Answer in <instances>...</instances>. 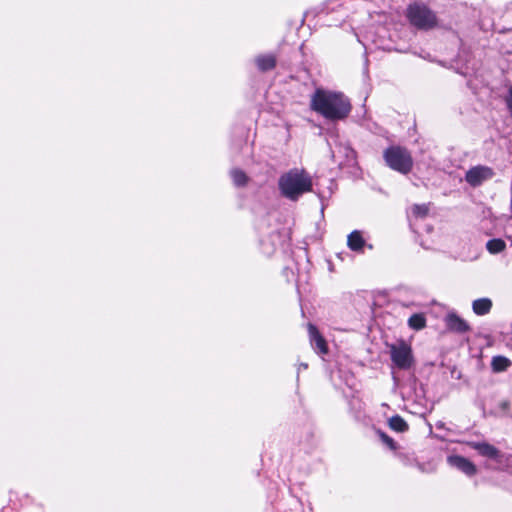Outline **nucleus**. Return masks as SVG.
Wrapping results in <instances>:
<instances>
[{"label":"nucleus","instance_id":"nucleus-17","mask_svg":"<svg viewBox=\"0 0 512 512\" xmlns=\"http://www.w3.org/2000/svg\"><path fill=\"white\" fill-rule=\"evenodd\" d=\"M389 426L397 432H403L408 428L407 423L400 416L391 417L389 420Z\"/></svg>","mask_w":512,"mask_h":512},{"label":"nucleus","instance_id":"nucleus-13","mask_svg":"<svg viewBox=\"0 0 512 512\" xmlns=\"http://www.w3.org/2000/svg\"><path fill=\"white\" fill-rule=\"evenodd\" d=\"M347 244L351 250L359 251L364 246V239L359 231H353L348 236Z\"/></svg>","mask_w":512,"mask_h":512},{"label":"nucleus","instance_id":"nucleus-3","mask_svg":"<svg viewBox=\"0 0 512 512\" xmlns=\"http://www.w3.org/2000/svg\"><path fill=\"white\" fill-rule=\"evenodd\" d=\"M384 159L386 164L393 170L402 174L410 172L413 160L410 153L399 146H393L385 150Z\"/></svg>","mask_w":512,"mask_h":512},{"label":"nucleus","instance_id":"nucleus-16","mask_svg":"<svg viewBox=\"0 0 512 512\" xmlns=\"http://www.w3.org/2000/svg\"><path fill=\"white\" fill-rule=\"evenodd\" d=\"M505 247H506V244L501 239H492V240H489L486 244V248L491 254L500 253L505 249Z\"/></svg>","mask_w":512,"mask_h":512},{"label":"nucleus","instance_id":"nucleus-9","mask_svg":"<svg viewBox=\"0 0 512 512\" xmlns=\"http://www.w3.org/2000/svg\"><path fill=\"white\" fill-rule=\"evenodd\" d=\"M308 333L313 348L320 354H326L328 352L327 343L313 324L308 325Z\"/></svg>","mask_w":512,"mask_h":512},{"label":"nucleus","instance_id":"nucleus-12","mask_svg":"<svg viewBox=\"0 0 512 512\" xmlns=\"http://www.w3.org/2000/svg\"><path fill=\"white\" fill-rule=\"evenodd\" d=\"M255 62H256L257 67L261 71H267V70L274 68V66L276 64V59H275L274 55L268 54V55L258 56L255 59Z\"/></svg>","mask_w":512,"mask_h":512},{"label":"nucleus","instance_id":"nucleus-14","mask_svg":"<svg viewBox=\"0 0 512 512\" xmlns=\"http://www.w3.org/2000/svg\"><path fill=\"white\" fill-rule=\"evenodd\" d=\"M510 365V360L504 356H495L493 357L491 362V366L494 372L505 371L510 367Z\"/></svg>","mask_w":512,"mask_h":512},{"label":"nucleus","instance_id":"nucleus-20","mask_svg":"<svg viewBox=\"0 0 512 512\" xmlns=\"http://www.w3.org/2000/svg\"><path fill=\"white\" fill-rule=\"evenodd\" d=\"M380 437L382 439V441L388 445L391 449H394L395 446H394V441L392 438H390L389 436H387L386 434L384 433H380Z\"/></svg>","mask_w":512,"mask_h":512},{"label":"nucleus","instance_id":"nucleus-19","mask_svg":"<svg viewBox=\"0 0 512 512\" xmlns=\"http://www.w3.org/2000/svg\"><path fill=\"white\" fill-rule=\"evenodd\" d=\"M428 206L427 205H414L412 208H411V213L415 216V217H424L427 215L428 213Z\"/></svg>","mask_w":512,"mask_h":512},{"label":"nucleus","instance_id":"nucleus-18","mask_svg":"<svg viewBox=\"0 0 512 512\" xmlns=\"http://www.w3.org/2000/svg\"><path fill=\"white\" fill-rule=\"evenodd\" d=\"M231 177L236 186H244L247 183V176L241 170H238V169L232 170Z\"/></svg>","mask_w":512,"mask_h":512},{"label":"nucleus","instance_id":"nucleus-11","mask_svg":"<svg viewBox=\"0 0 512 512\" xmlns=\"http://www.w3.org/2000/svg\"><path fill=\"white\" fill-rule=\"evenodd\" d=\"M471 446L479 452L482 456L489 458H496L498 456V450L485 442H474L471 443Z\"/></svg>","mask_w":512,"mask_h":512},{"label":"nucleus","instance_id":"nucleus-15","mask_svg":"<svg viewBox=\"0 0 512 512\" xmlns=\"http://www.w3.org/2000/svg\"><path fill=\"white\" fill-rule=\"evenodd\" d=\"M408 325L414 330L423 329L426 326L425 316L420 313L413 314L408 320Z\"/></svg>","mask_w":512,"mask_h":512},{"label":"nucleus","instance_id":"nucleus-4","mask_svg":"<svg viewBox=\"0 0 512 512\" xmlns=\"http://www.w3.org/2000/svg\"><path fill=\"white\" fill-rule=\"evenodd\" d=\"M407 17L412 25L420 29H431L437 24L435 14L425 5H411L407 11Z\"/></svg>","mask_w":512,"mask_h":512},{"label":"nucleus","instance_id":"nucleus-2","mask_svg":"<svg viewBox=\"0 0 512 512\" xmlns=\"http://www.w3.org/2000/svg\"><path fill=\"white\" fill-rule=\"evenodd\" d=\"M278 187L284 197L297 200L312 190V179L303 169L295 168L280 176Z\"/></svg>","mask_w":512,"mask_h":512},{"label":"nucleus","instance_id":"nucleus-10","mask_svg":"<svg viewBox=\"0 0 512 512\" xmlns=\"http://www.w3.org/2000/svg\"><path fill=\"white\" fill-rule=\"evenodd\" d=\"M492 301L489 298H479L473 301L472 310L476 315L482 316L490 312Z\"/></svg>","mask_w":512,"mask_h":512},{"label":"nucleus","instance_id":"nucleus-5","mask_svg":"<svg viewBox=\"0 0 512 512\" xmlns=\"http://www.w3.org/2000/svg\"><path fill=\"white\" fill-rule=\"evenodd\" d=\"M390 356L399 369H409L413 364L411 347L404 342L390 345Z\"/></svg>","mask_w":512,"mask_h":512},{"label":"nucleus","instance_id":"nucleus-7","mask_svg":"<svg viewBox=\"0 0 512 512\" xmlns=\"http://www.w3.org/2000/svg\"><path fill=\"white\" fill-rule=\"evenodd\" d=\"M444 322L446 324V327L455 333H466L470 330V326L467 323L466 320L461 318L459 315H457L455 312H449L445 318Z\"/></svg>","mask_w":512,"mask_h":512},{"label":"nucleus","instance_id":"nucleus-6","mask_svg":"<svg viewBox=\"0 0 512 512\" xmlns=\"http://www.w3.org/2000/svg\"><path fill=\"white\" fill-rule=\"evenodd\" d=\"M494 175L493 170L487 166H475L470 168L465 175V180L471 186H479Z\"/></svg>","mask_w":512,"mask_h":512},{"label":"nucleus","instance_id":"nucleus-21","mask_svg":"<svg viewBox=\"0 0 512 512\" xmlns=\"http://www.w3.org/2000/svg\"><path fill=\"white\" fill-rule=\"evenodd\" d=\"M510 241H511V244H512V237H509Z\"/></svg>","mask_w":512,"mask_h":512},{"label":"nucleus","instance_id":"nucleus-8","mask_svg":"<svg viewBox=\"0 0 512 512\" xmlns=\"http://www.w3.org/2000/svg\"><path fill=\"white\" fill-rule=\"evenodd\" d=\"M448 463L468 476H472L476 473L475 465L467 458H464L462 456H450L448 457Z\"/></svg>","mask_w":512,"mask_h":512},{"label":"nucleus","instance_id":"nucleus-1","mask_svg":"<svg viewBox=\"0 0 512 512\" xmlns=\"http://www.w3.org/2000/svg\"><path fill=\"white\" fill-rule=\"evenodd\" d=\"M311 108L327 119L341 120L349 115L351 104L343 93L317 89L311 97Z\"/></svg>","mask_w":512,"mask_h":512}]
</instances>
